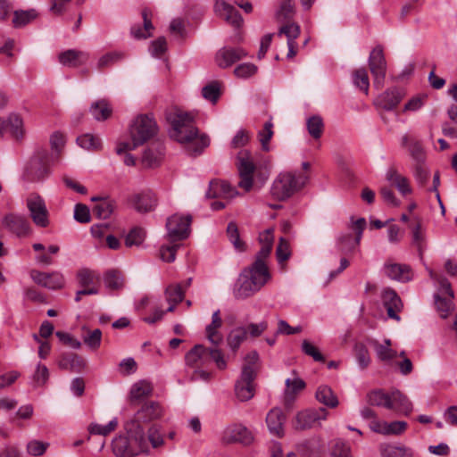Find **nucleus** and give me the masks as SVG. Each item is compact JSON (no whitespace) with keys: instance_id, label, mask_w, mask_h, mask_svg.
Masks as SVG:
<instances>
[{"instance_id":"9","label":"nucleus","mask_w":457,"mask_h":457,"mask_svg":"<svg viewBox=\"0 0 457 457\" xmlns=\"http://www.w3.org/2000/svg\"><path fill=\"white\" fill-rule=\"evenodd\" d=\"M429 276L436 283L437 287V292L434 295L436 310L440 313L441 318L445 319L454 308L453 302L454 293L451 283L443 275L431 270H429Z\"/></svg>"},{"instance_id":"63","label":"nucleus","mask_w":457,"mask_h":457,"mask_svg":"<svg viewBox=\"0 0 457 457\" xmlns=\"http://www.w3.org/2000/svg\"><path fill=\"white\" fill-rule=\"evenodd\" d=\"M124 54L121 52H110L101 56L97 62L98 69L108 67L118 61L123 59Z\"/></svg>"},{"instance_id":"52","label":"nucleus","mask_w":457,"mask_h":457,"mask_svg":"<svg viewBox=\"0 0 457 457\" xmlns=\"http://www.w3.org/2000/svg\"><path fill=\"white\" fill-rule=\"evenodd\" d=\"M413 176L420 187H424L429 178V170L425 162L412 163Z\"/></svg>"},{"instance_id":"38","label":"nucleus","mask_w":457,"mask_h":457,"mask_svg":"<svg viewBox=\"0 0 457 457\" xmlns=\"http://www.w3.org/2000/svg\"><path fill=\"white\" fill-rule=\"evenodd\" d=\"M317 401L328 408H336L339 402L333 390L325 385L320 386L315 393Z\"/></svg>"},{"instance_id":"26","label":"nucleus","mask_w":457,"mask_h":457,"mask_svg":"<svg viewBox=\"0 0 457 457\" xmlns=\"http://www.w3.org/2000/svg\"><path fill=\"white\" fill-rule=\"evenodd\" d=\"M215 12L234 27H239L243 21L239 12L225 1L218 0L214 5Z\"/></svg>"},{"instance_id":"57","label":"nucleus","mask_w":457,"mask_h":457,"mask_svg":"<svg viewBox=\"0 0 457 457\" xmlns=\"http://www.w3.org/2000/svg\"><path fill=\"white\" fill-rule=\"evenodd\" d=\"M332 457H353L351 453V447L348 443L336 439L331 446Z\"/></svg>"},{"instance_id":"11","label":"nucleus","mask_w":457,"mask_h":457,"mask_svg":"<svg viewBox=\"0 0 457 457\" xmlns=\"http://www.w3.org/2000/svg\"><path fill=\"white\" fill-rule=\"evenodd\" d=\"M369 68L373 77V86L377 89L384 87L386 74V61L380 46L372 49L369 56Z\"/></svg>"},{"instance_id":"16","label":"nucleus","mask_w":457,"mask_h":457,"mask_svg":"<svg viewBox=\"0 0 457 457\" xmlns=\"http://www.w3.org/2000/svg\"><path fill=\"white\" fill-rule=\"evenodd\" d=\"M365 226V219L360 218L352 224V229L355 232V237L352 233H346L338 237V249L341 253L351 252L359 245Z\"/></svg>"},{"instance_id":"18","label":"nucleus","mask_w":457,"mask_h":457,"mask_svg":"<svg viewBox=\"0 0 457 457\" xmlns=\"http://www.w3.org/2000/svg\"><path fill=\"white\" fill-rule=\"evenodd\" d=\"M222 439L227 444L240 443L249 445L253 441V435L245 426L234 424L224 430Z\"/></svg>"},{"instance_id":"12","label":"nucleus","mask_w":457,"mask_h":457,"mask_svg":"<svg viewBox=\"0 0 457 457\" xmlns=\"http://www.w3.org/2000/svg\"><path fill=\"white\" fill-rule=\"evenodd\" d=\"M29 216L37 227L46 228L49 221V212L45 200L37 194H31L26 200Z\"/></svg>"},{"instance_id":"59","label":"nucleus","mask_w":457,"mask_h":457,"mask_svg":"<svg viewBox=\"0 0 457 457\" xmlns=\"http://www.w3.org/2000/svg\"><path fill=\"white\" fill-rule=\"evenodd\" d=\"M145 237V233L144 229L140 228H134L127 235L125 238V245L128 247H131L134 245L138 246L143 243Z\"/></svg>"},{"instance_id":"32","label":"nucleus","mask_w":457,"mask_h":457,"mask_svg":"<svg viewBox=\"0 0 457 457\" xmlns=\"http://www.w3.org/2000/svg\"><path fill=\"white\" fill-rule=\"evenodd\" d=\"M163 154V145L160 142L154 143L144 152L142 162L145 167H155L161 163Z\"/></svg>"},{"instance_id":"17","label":"nucleus","mask_w":457,"mask_h":457,"mask_svg":"<svg viewBox=\"0 0 457 457\" xmlns=\"http://www.w3.org/2000/svg\"><path fill=\"white\" fill-rule=\"evenodd\" d=\"M328 411L324 408L308 409L296 414L294 427L298 430L312 428L316 422L327 419Z\"/></svg>"},{"instance_id":"47","label":"nucleus","mask_w":457,"mask_h":457,"mask_svg":"<svg viewBox=\"0 0 457 457\" xmlns=\"http://www.w3.org/2000/svg\"><path fill=\"white\" fill-rule=\"evenodd\" d=\"M353 82L356 87L366 95L369 93L370 79L365 68H359L353 72Z\"/></svg>"},{"instance_id":"50","label":"nucleus","mask_w":457,"mask_h":457,"mask_svg":"<svg viewBox=\"0 0 457 457\" xmlns=\"http://www.w3.org/2000/svg\"><path fill=\"white\" fill-rule=\"evenodd\" d=\"M114 210V204L109 199L101 200L93 209V213L99 219H108Z\"/></svg>"},{"instance_id":"30","label":"nucleus","mask_w":457,"mask_h":457,"mask_svg":"<svg viewBox=\"0 0 457 457\" xmlns=\"http://www.w3.org/2000/svg\"><path fill=\"white\" fill-rule=\"evenodd\" d=\"M59 368L72 372H81L86 368V361L74 353H62L58 361Z\"/></svg>"},{"instance_id":"1","label":"nucleus","mask_w":457,"mask_h":457,"mask_svg":"<svg viewBox=\"0 0 457 457\" xmlns=\"http://www.w3.org/2000/svg\"><path fill=\"white\" fill-rule=\"evenodd\" d=\"M166 119L170 125V137L186 145L190 154L199 155L209 145L208 136L199 133L195 116L191 112L174 107L166 112Z\"/></svg>"},{"instance_id":"61","label":"nucleus","mask_w":457,"mask_h":457,"mask_svg":"<svg viewBox=\"0 0 457 457\" xmlns=\"http://www.w3.org/2000/svg\"><path fill=\"white\" fill-rule=\"evenodd\" d=\"M300 34V27L295 22L287 21V24L282 26L278 30V36L285 35L287 42H295Z\"/></svg>"},{"instance_id":"49","label":"nucleus","mask_w":457,"mask_h":457,"mask_svg":"<svg viewBox=\"0 0 457 457\" xmlns=\"http://www.w3.org/2000/svg\"><path fill=\"white\" fill-rule=\"evenodd\" d=\"M227 235L230 243L233 245L237 251L244 252L245 250V245L240 239L238 228L235 222L231 221L228 224Z\"/></svg>"},{"instance_id":"29","label":"nucleus","mask_w":457,"mask_h":457,"mask_svg":"<svg viewBox=\"0 0 457 457\" xmlns=\"http://www.w3.org/2000/svg\"><path fill=\"white\" fill-rule=\"evenodd\" d=\"M88 58V53L75 49L66 50L61 53L58 56V60L61 64L71 68H77L85 64Z\"/></svg>"},{"instance_id":"56","label":"nucleus","mask_w":457,"mask_h":457,"mask_svg":"<svg viewBox=\"0 0 457 457\" xmlns=\"http://www.w3.org/2000/svg\"><path fill=\"white\" fill-rule=\"evenodd\" d=\"M118 426L117 418L112 419L107 425L102 426L97 423H92L88 427V431L90 434L100 435V436H107L112 431H113Z\"/></svg>"},{"instance_id":"41","label":"nucleus","mask_w":457,"mask_h":457,"mask_svg":"<svg viewBox=\"0 0 457 457\" xmlns=\"http://www.w3.org/2000/svg\"><path fill=\"white\" fill-rule=\"evenodd\" d=\"M382 457H413V451L405 446L383 445L380 446Z\"/></svg>"},{"instance_id":"55","label":"nucleus","mask_w":457,"mask_h":457,"mask_svg":"<svg viewBox=\"0 0 457 457\" xmlns=\"http://www.w3.org/2000/svg\"><path fill=\"white\" fill-rule=\"evenodd\" d=\"M272 128H273V123H272L271 120H270L264 123L263 129L262 130H260L258 133V137L261 142L262 148L265 152L270 151L269 142L273 136Z\"/></svg>"},{"instance_id":"22","label":"nucleus","mask_w":457,"mask_h":457,"mask_svg":"<svg viewBox=\"0 0 457 457\" xmlns=\"http://www.w3.org/2000/svg\"><path fill=\"white\" fill-rule=\"evenodd\" d=\"M246 54V52L240 47H223L216 53L215 62L220 68L226 69L245 57Z\"/></svg>"},{"instance_id":"25","label":"nucleus","mask_w":457,"mask_h":457,"mask_svg":"<svg viewBox=\"0 0 457 457\" xmlns=\"http://www.w3.org/2000/svg\"><path fill=\"white\" fill-rule=\"evenodd\" d=\"M404 95V91L401 88L387 89L377 98L376 104L386 111H392L400 104Z\"/></svg>"},{"instance_id":"6","label":"nucleus","mask_w":457,"mask_h":457,"mask_svg":"<svg viewBox=\"0 0 457 457\" xmlns=\"http://www.w3.org/2000/svg\"><path fill=\"white\" fill-rule=\"evenodd\" d=\"M307 179V176L300 172H280L272 182L270 194L278 201H286L302 190Z\"/></svg>"},{"instance_id":"14","label":"nucleus","mask_w":457,"mask_h":457,"mask_svg":"<svg viewBox=\"0 0 457 457\" xmlns=\"http://www.w3.org/2000/svg\"><path fill=\"white\" fill-rule=\"evenodd\" d=\"M252 370L249 367H243L240 378L235 384V395L240 402L251 400L255 393Z\"/></svg>"},{"instance_id":"21","label":"nucleus","mask_w":457,"mask_h":457,"mask_svg":"<svg viewBox=\"0 0 457 457\" xmlns=\"http://www.w3.org/2000/svg\"><path fill=\"white\" fill-rule=\"evenodd\" d=\"M381 300L386 310L387 316L396 321L401 320L398 313L403 305L398 294L392 288H384L381 293Z\"/></svg>"},{"instance_id":"48","label":"nucleus","mask_w":457,"mask_h":457,"mask_svg":"<svg viewBox=\"0 0 457 457\" xmlns=\"http://www.w3.org/2000/svg\"><path fill=\"white\" fill-rule=\"evenodd\" d=\"M37 16V12L34 9L28 11H15L12 19L13 26L15 28L23 27L35 20Z\"/></svg>"},{"instance_id":"13","label":"nucleus","mask_w":457,"mask_h":457,"mask_svg":"<svg viewBox=\"0 0 457 457\" xmlns=\"http://www.w3.org/2000/svg\"><path fill=\"white\" fill-rule=\"evenodd\" d=\"M192 217L188 214H173L168 218L166 228L168 236L172 241L183 240L189 234Z\"/></svg>"},{"instance_id":"19","label":"nucleus","mask_w":457,"mask_h":457,"mask_svg":"<svg viewBox=\"0 0 457 457\" xmlns=\"http://www.w3.org/2000/svg\"><path fill=\"white\" fill-rule=\"evenodd\" d=\"M30 277L37 285L52 290L62 288L65 283L63 275L59 271L46 273L33 270L30 271Z\"/></svg>"},{"instance_id":"45","label":"nucleus","mask_w":457,"mask_h":457,"mask_svg":"<svg viewBox=\"0 0 457 457\" xmlns=\"http://www.w3.org/2000/svg\"><path fill=\"white\" fill-rule=\"evenodd\" d=\"M295 15V3L293 0H282L276 12L277 20L280 22L290 21Z\"/></svg>"},{"instance_id":"8","label":"nucleus","mask_w":457,"mask_h":457,"mask_svg":"<svg viewBox=\"0 0 457 457\" xmlns=\"http://www.w3.org/2000/svg\"><path fill=\"white\" fill-rule=\"evenodd\" d=\"M163 415V409L157 402L145 403L135 414V417L128 421L125 429L134 433L137 443L144 445L145 429L143 423H148L159 420Z\"/></svg>"},{"instance_id":"10","label":"nucleus","mask_w":457,"mask_h":457,"mask_svg":"<svg viewBox=\"0 0 457 457\" xmlns=\"http://www.w3.org/2000/svg\"><path fill=\"white\" fill-rule=\"evenodd\" d=\"M128 436H120L112 441L113 453L120 457H132L140 453H148V446L145 436L143 444L137 443L134 433L126 430Z\"/></svg>"},{"instance_id":"24","label":"nucleus","mask_w":457,"mask_h":457,"mask_svg":"<svg viewBox=\"0 0 457 457\" xmlns=\"http://www.w3.org/2000/svg\"><path fill=\"white\" fill-rule=\"evenodd\" d=\"M238 195L236 187L224 180H212L206 192L208 198H233Z\"/></svg>"},{"instance_id":"3","label":"nucleus","mask_w":457,"mask_h":457,"mask_svg":"<svg viewBox=\"0 0 457 457\" xmlns=\"http://www.w3.org/2000/svg\"><path fill=\"white\" fill-rule=\"evenodd\" d=\"M270 278L267 265L253 262L239 275L234 287L237 299H245L258 292Z\"/></svg>"},{"instance_id":"64","label":"nucleus","mask_w":457,"mask_h":457,"mask_svg":"<svg viewBox=\"0 0 457 457\" xmlns=\"http://www.w3.org/2000/svg\"><path fill=\"white\" fill-rule=\"evenodd\" d=\"M202 95L204 99L212 103H216L220 95L218 82H212L204 87L202 89Z\"/></svg>"},{"instance_id":"27","label":"nucleus","mask_w":457,"mask_h":457,"mask_svg":"<svg viewBox=\"0 0 457 457\" xmlns=\"http://www.w3.org/2000/svg\"><path fill=\"white\" fill-rule=\"evenodd\" d=\"M131 203L135 210L141 213L152 212L157 206V198L151 192H142L136 194L131 197Z\"/></svg>"},{"instance_id":"5","label":"nucleus","mask_w":457,"mask_h":457,"mask_svg":"<svg viewBox=\"0 0 457 457\" xmlns=\"http://www.w3.org/2000/svg\"><path fill=\"white\" fill-rule=\"evenodd\" d=\"M369 404L392 410L398 414L409 416L413 409L410 399L399 390L386 393L381 389H376L367 395Z\"/></svg>"},{"instance_id":"2","label":"nucleus","mask_w":457,"mask_h":457,"mask_svg":"<svg viewBox=\"0 0 457 457\" xmlns=\"http://www.w3.org/2000/svg\"><path fill=\"white\" fill-rule=\"evenodd\" d=\"M236 166L239 175L237 186L245 192H249L253 188L254 176L261 185H263L270 177L271 168L269 161H265L262 164H255L248 150L238 152Z\"/></svg>"},{"instance_id":"34","label":"nucleus","mask_w":457,"mask_h":457,"mask_svg":"<svg viewBox=\"0 0 457 457\" xmlns=\"http://www.w3.org/2000/svg\"><path fill=\"white\" fill-rule=\"evenodd\" d=\"M221 325L222 320L220 316V311L217 310L212 313L211 324L206 327L207 338L214 345H219L223 341V337L219 332Z\"/></svg>"},{"instance_id":"33","label":"nucleus","mask_w":457,"mask_h":457,"mask_svg":"<svg viewBox=\"0 0 457 457\" xmlns=\"http://www.w3.org/2000/svg\"><path fill=\"white\" fill-rule=\"evenodd\" d=\"M284 422L285 416L280 409L274 408L268 412L266 423L271 434L282 436L284 434Z\"/></svg>"},{"instance_id":"15","label":"nucleus","mask_w":457,"mask_h":457,"mask_svg":"<svg viewBox=\"0 0 457 457\" xmlns=\"http://www.w3.org/2000/svg\"><path fill=\"white\" fill-rule=\"evenodd\" d=\"M2 224L4 228L18 237H25L31 233L29 220L21 214L8 213L4 216Z\"/></svg>"},{"instance_id":"54","label":"nucleus","mask_w":457,"mask_h":457,"mask_svg":"<svg viewBox=\"0 0 457 457\" xmlns=\"http://www.w3.org/2000/svg\"><path fill=\"white\" fill-rule=\"evenodd\" d=\"M104 279L105 286L112 290L120 289L124 284L123 278L116 270L107 271Z\"/></svg>"},{"instance_id":"42","label":"nucleus","mask_w":457,"mask_h":457,"mask_svg":"<svg viewBox=\"0 0 457 457\" xmlns=\"http://www.w3.org/2000/svg\"><path fill=\"white\" fill-rule=\"evenodd\" d=\"M7 130L10 131L12 137L21 139L24 136L23 120L20 115L12 113L6 119Z\"/></svg>"},{"instance_id":"37","label":"nucleus","mask_w":457,"mask_h":457,"mask_svg":"<svg viewBox=\"0 0 457 457\" xmlns=\"http://www.w3.org/2000/svg\"><path fill=\"white\" fill-rule=\"evenodd\" d=\"M386 178L398 189L401 194L407 195L411 192L408 179L399 174L395 168L387 170Z\"/></svg>"},{"instance_id":"39","label":"nucleus","mask_w":457,"mask_h":457,"mask_svg":"<svg viewBox=\"0 0 457 457\" xmlns=\"http://www.w3.org/2000/svg\"><path fill=\"white\" fill-rule=\"evenodd\" d=\"M89 112L95 120L101 121L107 120L111 116L112 109L106 100L102 99L93 103Z\"/></svg>"},{"instance_id":"31","label":"nucleus","mask_w":457,"mask_h":457,"mask_svg":"<svg viewBox=\"0 0 457 457\" xmlns=\"http://www.w3.org/2000/svg\"><path fill=\"white\" fill-rule=\"evenodd\" d=\"M401 145L403 147L408 149V152L412 159V163L425 162L426 154L421 143L408 135H404L402 137Z\"/></svg>"},{"instance_id":"23","label":"nucleus","mask_w":457,"mask_h":457,"mask_svg":"<svg viewBox=\"0 0 457 457\" xmlns=\"http://www.w3.org/2000/svg\"><path fill=\"white\" fill-rule=\"evenodd\" d=\"M384 273L390 279L406 283L412 279L413 274L410 266L402 263L386 262L384 264Z\"/></svg>"},{"instance_id":"7","label":"nucleus","mask_w":457,"mask_h":457,"mask_svg":"<svg viewBox=\"0 0 457 457\" xmlns=\"http://www.w3.org/2000/svg\"><path fill=\"white\" fill-rule=\"evenodd\" d=\"M54 162V154H50L47 149H37L24 167V179L30 182L45 180L50 176L51 166Z\"/></svg>"},{"instance_id":"60","label":"nucleus","mask_w":457,"mask_h":457,"mask_svg":"<svg viewBox=\"0 0 457 457\" xmlns=\"http://www.w3.org/2000/svg\"><path fill=\"white\" fill-rule=\"evenodd\" d=\"M78 281L80 287L89 288L88 287L95 283V280L98 279V276L88 269H81L77 274Z\"/></svg>"},{"instance_id":"40","label":"nucleus","mask_w":457,"mask_h":457,"mask_svg":"<svg viewBox=\"0 0 457 457\" xmlns=\"http://www.w3.org/2000/svg\"><path fill=\"white\" fill-rule=\"evenodd\" d=\"M153 386L146 380L135 383L130 390V398L133 403L141 401L152 395Z\"/></svg>"},{"instance_id":"44","label":"nucleus","mask_w":457,"mask_h":457,"mask_svg":"<svg viewBox=\"0 0 457 457\" xmlns=\"http://www.w3.org/2000/svg\"><path fill=\"white\" fill-rule=\"evenodd\" d=\"M307 130L313 139H319L322 136L324 130L323 120L319 115H313L307 119Z\"/></svg>"},{"instance_id":"4","label":"nucleus","mask_w":457,"mask_h":457,"mask_svg":"<svg viewBox=\"0 0 457 457\" xmlns=\"http://www.w3.org/2000/svg\"><path fill=\"white\" fill-rule=\"evenodd\" d=\"M158 131L155 120L147 114L138 115L129 127L130 142H120L116 146V154L133 151L139 145L153 138Z\"/></svg>"},{"instance_id":"53","label":"nucleus","mask_w":457,"mask_h":457,"mask_svg":"<svg viewBox=\"0 0 457 457\" xmlns=\"http://www.w3.org/2000/svg\"><path fill=\"white\" fill-rule=\"evenodd\" d=\"M49 378V370L46 366L37 364L35 372L31 377V384L34 387L44 386Z\"/></svg>"},{"instance_id":"46","label":"nucleus","mask_w":457,"mask_h":457,"mask_svg":"<svg viewBox=\"0 0 457 457\" xmlns=\"http://www.w3.org/2000/svg\"><path fill=\"white\" fill-rule=\"evenodd\" d=\"M184 296L185 291L182 288V284L169 285L165 290L166 301L169 303L178 304L184 299Z\"/></svg>"},{"instance_id":"35","label":"nucleus","mask_w":457,"mask_h":457,"mask_svg":"<svg viewBox=\"0 0 457 457\" xmlns=\"http://www.w3.org/2000/svg\"><path fill=\"white\" fill-rule=\"evenodd\" d=\"M286 386L284 403L286 407L290 408L295 399L296 394L304 388L305 383L299 378L293 379L287 378L286 380Z\"/></svg>"},{"instance_id":"51","label":"nucleus","mask_w":457,"mask_h":457,"mask_svg":"<svg viewBox=\"0 0 457 457\" xmlns=\"http://www.w3.org/2000/svg\"><path fill=\"white\" fill-rule=\"evenodd\" d=\"M79 145L84 149L96 151L101 148V139L92 134H84L77 138Z\"/></svg>"},{"instance_id":"43","label":"nucleus","mask_w":457,"mask_h":457,"mask_svg":"<svg viewBox=\"0 0 457 457\" xmlns=\"http://www.w3.org/2000/svg\"><path fill=\"white\" fill-rule=\"evenodd\" d=\"M246 337L247 329L245 327H237L229 332L227 337L228 345L232 351L236 352Z\"/></svg>"},{"instance_id":"36","label":"nucleus","mask_w":457,"mask_h":457,"mask_svg":"<svg viewBox=\"0 0 457 457\" xmlns=\"http://www.w3.org/2000/svg\"><path fill=\"white\" fill-rule=\"evenodd\" d=\"M151 12L147 9L142 11V18L144 21V28L134 25L131 28V35L137 39L147 38L152 36L151 30L154 29V26L151 20Z\"/></svg>"},{"instance_id":"28","label":"nucleus","mask_w":457,"mask_h":457,"mask_svg":"<svg viewBox=\"0 0 457 457\" xmlns=\"http://www.w3.org/2000/svg\"><path fill=\"white\" fill-rule=\"evenodd\" d=\"M186 364L191 368H202L208 365V348L202 345H195L185 356Z\"/></svg>"},{"instance_id":"20","label":"nucleus","mask_w":457,"mask_h":457,"mask_svg":"<svg viewBox=\"0 0 457 457\" xmlns=\"http://www.w3.org/2000/svg\"><path fill=\"white\" fill-rule=\"evenodd\" d=\"M370 428L378 434L384 436H399L405 432L408 428L406 421L395 420L386 422L379 420H370L369 424Z\"/></svg>"},{"instance_id":"62","label":"nucleus","mask_w":457,"mask_h":457,"mask_svg":"<svg viewBox=\"0 0 457 457\" xmlns=\"http://www.w3.org/2000/svg\"><path fill=\"white\" fill-rule=\"evenodd\" d=\"M354 352L359 365L362 369L367 368L370 362V357L367 347L363 344L358 343L354 345Z\"/></svg>"},{"instance_id":"58","label":"nucleus","mask_w":457,"mask_h":457,"mask_svg":"<svg viewBox=\"0 0 457 457\" xmlns=\"http://www.w3.org/2000/svg\"><path fill=\"white\" fill-rule=\"evenodd\" d=\"M50 145L53 151L50 154H54V161L55 162L59 159L65 145L64 136L59 132H54L50 137Z\"/></svg>"}]
</instances>
